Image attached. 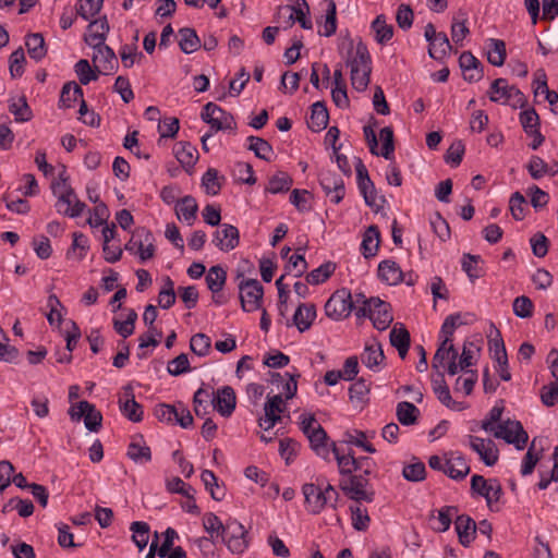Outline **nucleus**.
I'll list each match as a JSON object with an SVG mask.
<instances>
[{"label":"nucleus","mask_w":558,"mask_h":558,"mask_svg":"<svg viewBox=\"0 0 558 558\" xmlns=\"http://www.w3.org/2000/svg\"><path fill=\"white\" fill-rule=\"evenodd\" d=\"M339 53L345 59L350 68L352 87L357 92H364L371 80L372 59L366 45L360 40L354 46L353 40L348 37L342 39L338 46Z\"/></svg>","instance_id":"nucleus-1"},{"label":"nucleus","mask_w":558,"mask_h":558,"mask_svg":"<svg viewBox=\"0 0 558 558\" xmlns=\"http://www.w3.org/2000/svg\"><path fill=\"white\" fill-rule=\"evenodd\" d=\"M302 493L305 509L308 513L319 514L328 505L332 509H337L339 493L330 483H327L325 487H323V483H306L302 487Z\"/></svg>","instance_id":"nucleus-2"},{"label":"nucleus","mask_w":558,"mask_h":558,"mask_svg":"<svg viewBox=\"0 0 558 558\" xmlns=\"http://www.w3.org/2000/svg\"><path fill=\"white\" fill-rule=\"evenodd\" d=\"M52 193L57 197L56 209L59 214L76 218L86 208V204L80 201L75 191L68 183V179L60 174V181L52 184Z\"/></svg>","instance_id":"nucleus-3"},{"label":"nucleus","mask_w":558,"mask_h":558,"mask_svg":"<svg viewBox=\"0 0 558 558\" xmlns=\"http://www.w3.org/2000/svg\"><path fill=\"white\" fill-rule=\"evenodd\" d=\"M301 429L310 440L311 448L320 458L328 460L331 445L328 444V436L320 424L316 422V418L312 414H303L301 416Z\"/></svg>","instance_id":"nucleus-4"},{"label":"nucleus","mask_w":558,"mask_h":558,"mask_svg":"<svg viewBox=\"0 0 558 558\" xmlns=\"http://www.w3.org/2000/svg\"><path fill=\"white\" fill-rule=\"evenodd\" d=\"M339 488L349 499L355 502H373L375 499L374 488L362 474L341 478Z\"/></svg>","instance_id":"nucleus-5"},{"label":"nucleus","mask_w":558,"mask_h":558,"mask_svg":"<svg viewBox=\"0 0 558 558\" xmlns=\"http://www.w3.org/2000/svg\"><path fill=\"white\" fill-rule=\"evenodd\" d=\"M488 97L494 102L510 105L513 108L525 105L524 94L514 85H509L506 78L495 80L489 88Z\"/></svg>","instance_id":"nucleus-6"},{"label":"nucleus","mask_w":558,"mask_h":558,"mask_svg":"<svg viewBox=\"0 0 558 558\" xmlns=\"http://www.w3.org/2000/svg\"><path fill=\"white\" fill-rule=\"evenodd\" d=\"M353 310V299L348 289L337 290L325 304L326 315L333 320L347 318Z\"/></svg>","instance_id":"nucleus-7"},{"label":"nucleus","mask_w":558,"mask_h":558,"mask_svg":"<svg viewBox=\"0 0 558 558\" xmlns=\"http://www.w3.org/2000/svg\"><path fill=\"white\" fill-rule=\"evenodd\" d=\"M492 433L496 438L513 444L519 450L523 449L529 440V435L519 421L507 420L498 424Z\"/></svg>","instance_id":"nucleus-8"},{"label":"nucleus","mask_w":558,"mask_h":558,"mask_svg":"<svg viewBox=\"0 0 558 558\" xmlns=\"http://www.w3.org/2000/svg\"><path fill=\"white\" fill-rule=\"evenodd\" d=\"M240 301L244 312H254L262 305L264 288L256 279H242L239 283Z\"/></svg>","instance_id":"nucleus-9"},{"label":"nucleus","mask_w":558,"mask_h":558,"mask_svg":"<svg viewBox=\"0 0 558 558\" xmlns=\"http://www.w3.org/2000/svg\"><path fill=\"white\" fill-rule=\"evenodd\" d=\"M221 538L232 554H242L248 546L247 531L236 520L227 521Z\"/></svg>","instance_id":"nucleus-10"},{"label":"nucleus","mask_w":558,"mask_h":558,"mask_svg":"<svg viewBox=\"0 0 558 558\" xmlns=\"http://www.w3.org/2000/svg\"><path fill=\"white\" fill-rule=\"evenodd\" d=\"M71 420L78 421L84 418L85 427L90 432H98L102 424V415L94 404L88 401H80L69 410Z\"/></svg>","instance_id":"nucleus-11"},{"label":"nucleus","mask_w":558,"mask_h":558,"mask_svg":"<svg viewBox=\"0 0 558 558\" xmlns=\"http://www.w3.org/2000/svg\"><path fill=\"white\" fill-rule=\"evenodd\" d=\"M201 117L203 121L208 123L215 132L233 130L235 128L232 114L226 112L214 102H208L204 106Z\"/></svg>","instance_id":"nucleus-12"},{"label":"nucleus","mask_w":558,"mask_h":558,"mask_svg":"<svg viewBox=\"0 0 558 558\" xmlns=\"http://www.w3.org/2000/svg\"><path fill=\"white\" fill-rule=\"evenodd\" d=\"M369 303L371 306L366 308L364 317H368L376 329L386 330L393 320L390 304L379 298H371Z\"/></svg>","instance_id":"nucleus-13"},{"label":"nucleus","mask_w":558,"mask_h":558,"mask_svg":"<svg viewBox=\"0 0 558 558\" xmlns=\"http://www.w3.org/2000/svg\"><path fill=\"white\" fill-rule=\"evenodd\" d=\"M471 490L485 498L487 506L492 509L494 502H497L501 495L502 488L497 480L486 481L482 475H473L471 478Z\"/></svg>","instance_id":"nucleus-14"},{"label":"nucleus","mask_w":558,"mask_h":558,"mask_svg":"<svg viewBox=\"0 0 558 558\" xmlns=\"http://www.w3.org/2000/svg\"><path fill=\"white\" fill-rule=\"evenodd\" d=\"M286 410L281 393L268 396L264 405V416L259 418V426L269 430L281 421L280 414Z\"/></svg>","instance_id":"nucleus-15"},{"label":"nucleus","mask_w":558,"mask_h":558,"mask_svg":"<svg viewBox=\"0 0 558 558\" xmlns=\"http://www.w3.org/2000/svg\"><path fill=\"white\" fill-rule=\"evenodd\" d=\"M319 182L332 203L339 204L343 199L345 194L344 182L339 175L329 170L322 171Z\"/></svg>","instance_id":"nucleus-16"},{"label":"nucleus","mask_w":558,"mask_h":558,"mask_svg":"<svg viewBox=\"0 0 558 558\" xmlns=\"http://www.w3.org/2000/svg\"><path fill=\"white\" fill-rule=\"evenodd\" d=\"M94 49L93 62L97 72L110 74L118 69L119 62L114 51L107 45L90 46Z\"/></svg>","instance_id":"nucleus-17"},{"label":"nucleus","mask_w":558,"mask_h":558,"mask_svg":"<svg viewBox=\"0 0 558 558\" xmlns=\"http://www.w3.org/2000/svg\"><path fill=\"white\" fill-rule=\"evenodd\" d=\"M153 234L146 229H138L125 245L126 251L137 248L140 258L145 262L151 258L155 254V246L151 242Z\"/></svg>","instance_id":"nucleus-18"},{"label":"nucleus","mask_w":558,"mask_h":558,"mask_svg":"<svg viewBox=\"0 0 558 558\" xmlns=\"http://www.w3.org/2000/svg\"><path fill=\"white\" fill-rule=\"evenodd\" d=\"M239 230L232 225L222 223L214 233L213 243L220 251L230 252L239 245Z\"/></svg>","instance_id":"nucleus-19"},{"label":"nucleus","mask_w":558,"mask_h":558,"mask_svg":"<svg viewBox=\"0 0 558 558\" xmlns=\"http://www.w3.org/2000/svg\"><path fill=\"white\" fill-rule=\"evenodd\" d=\"M469 445L487 466H493L498 461V449L493 440L470 435Z\"/></svg>","instance_id":"nucleus-20"},{"label":"nucleus","mask_w":558,"mask_h":558,"mask_svg":"<svg viewBox=\"0 0 558 558\" xmlns=\"http://www.w3.org/2000/svg\"><path fill=\"white\" fill-rule=\"evenodd\" d=\"M119 408L130 421L141 422L143 420V407L136 402L133 388L130 385L123 387V393L119 398Z\"/></svg>","instance_id":"nucleus-21"},{"label":"nucleus","mask_w":558,"mask_h":558,"mask_svg":"<svg viewBox=\"0 0 558 558\" xmlns=\"http://www.w3.org/2000/svg\"><path fill=\"white\" fill-rule=\"evenodd\" d=\"M213 408L222 416H230L235 409L236 397L232 387L223 386L213 393Z\"/></svg>","instance_id":"nucleus-22"},{"label":"nucleus","mask_w":558,"mask_h":558,"mask_svg":"<svg viewBox=\"0 0 558 558\" xmlns=\"http://www.w3.org/2000/svg\"><path fill=\"white\" fill-rule=\"evenodd\" d=\"M459 65L465 81L474 83L482 80L484 75L482 63L470 51L461 53L459 58Z\"/></svg>","instance_id":"nucleus-23"},{"label":"nucleus","mask_w":558,"mask_h":558,"mask_svg":"<svg viewBox=\"0 0 558 558\" xmlns=\"http://www.w3.org/2000/svg\"><path fill=\"white\" fill-rule=\"evenodd\" d=\"M280 12L288 13L290 24L296 21L304 29L313 27L312 21L307 17L310 8L305 0H296L294 5H284L280 9Z\"/></svg>","instance_id":"nucleus-24"},{"label":"nucleus","mask_w":558,"mask_h":558,"mask_svg":"<svg viewBox=\"0 0 558 558\" xmlns=\"http://www.w3.org/2000/svg\"><path fill=\"white\" fill-rule=\"evenodd\" d=\"M439 379L433 380V390L437 396V399L447 408L454 411H462L466 408L464 402L456 401L450 395L448 385L444 379V373L438 372Z\"/></svg>","instance_id":"nucleus-25"},{"label":"nucleus","mask_w":558,"mask_h":558,"mask_svg":"<svg viewBox=\"0 0 558 558\" xmlns=\"http://www.w3.org/2000/svg\"><path fill=\"white\" fill-rule=\"evenodd\" d=\"M109 32V23L107 17H100L89 23L86 34L84 36L85 43L90 46H100L105 44L107 34Z\"/></svg>","instance_id":"nucleus-26"},{"label":"nucleus","mask_w":558,"mask_h":558,"mask_svg":"<svg viewBox=\"0 0 558 558\" xmlns=\"http://www.w3.org/2000/svg\"><path fill=\"white\" fill-rule=\"evenodd\" d=\"M378 277L381 281L396 286L404 280V274L395 260L386 259L378 265Z\"/></svg>","instance_id":"nucleus-27"},{"label":"nucleus","mask_w":558,"mask_h":558,"mask_svg":"<svg viewBox=\"0 0 558 558\" xmlns=\"http://www.w3.org/2000/svg\"><path fill=\"white\" fill-rule=\"evenodd\" d=\"M458 357V351L456 350L454 345L451 343V339L448 337H445L434 357L432 361V367L436 371H439V368H444L446 366V362L450 360H457Z\"/></svg>","instance_id":"nucleus-28"},{"label":"nucleus","mask_w":558,"mask_h":558,"mask_svg":"<svg viewBox=\"0 0 558 558\" xmlns=\"http://www.w3.org/2000/svg\"><path fill=\"white\" fill-rule=\"evenodd\" d=\"M454 526L460 543L468 546L474 539L477 530L475 521L466 514H461L457 517Z\"/></svg>","instance_id":"nucleus-29"},{"label":"nucleus","mask_w":558,"mask_h":558,"mask_svg":"<svg viewBox=\"0 0 558 558\" xmlns=\"http://www.w3.org/2000/svg\"><path fill=\"white\" fill-rule=\"evenodd\" d=\"M316 317V307L312 303H302L293 315V324L300 332H304L312 326Z\"/></svg>","instance_id":"nucleus-30"},{"label":"nucleus","mask_w":558,"mask_h":558,"mask_svg":"<svg viewBox=\"0 0 558 558\" xmlns=\"http://www.w3.org/2000/svg\"><path fill=\"white\" fill-rule=\"evenodd\" d=\"M488 338L489 351L492 353L493 359L497 362V364H506L508 355L505 342L500 331L496 328L494 324L490 325Z\"/></svg>","instance_id":"nucleus-31"},{"label":"nucleus","mask_w":558,"mask_h":558,"mask_svg":"<svg viewBox=\"0 0 558 558\" xmlns=\"http://www.w3.org/2000/svg\"><path fill=\"white\" fill-rule=\"evenodd\" d=\"M445 465L446 469L444 473L456 481L463 480L471 471L470 465L461 454H452L450 458L446 459Z\"/></svg>","instance_id":"nucleus-32"},{"label":"nucleus","mask_w":558,"mask_h":558,"mask_svg":"<svg viewBox=\"0 0 558 558\" xmlns=\"http://www.w3.org/2000/svg\"><path fill=\"white\" fill-rule=\"evenodd\" d=\"M331 451L337 460L339 473L341 475H354L353 472L360 470V461L352 454V452L340 453L336 444H331Z\"/></svg>","instance_id":"nucleus-33"},{"label":"nucleus","mask_w":558,"mask_h":558,"mask_svg":"<svg viewBox=\"0 0 558 558\" xmlns=\"http://www.w3.org/2000/svg\"><path fill=\"white\" fill-rule=\"evenodd\" d=\"M326 3L325 16L323 21H318L319 27L323 31H318L320 36L330 37L337 32V7L333 0H324Z\"/></svg>","instance_id":"nucleus-34"},{"label":"nucleus","mask_w":558,"mask_h":558,"mask_svg":"<svg viewBox=\"0 0 558 558\" xmlns=\"http://www.w3.org/2000/svg\"><path fill=\"white\" fill-rule=\"evenodd\" d=\"M380 242V232L377 226H369L364 232L361 243V252L365 258L374 257L377 254Z\"/></svg>","instance_id":"nucleus-35"},{"label":"nucleus","mask_w":558,"mask_h":558,"mask_svg":"<svg viewBox=\"0 0 558 558\" xmlns=\"http://www.w3.org/2000/svg\"><path fill=\"white\" fill-rule=\"evenodd\" d=\"M126 456L137 464H145L151 460L150 448L143 441L142 436L133 438L128 447Z\"/></svg>","instance_id":"nucleus-36"},{"label":"nucleus","mask_w":558,"mask_h":558,"mask_svg":"<svg viewBox=\"0 0 558 558\" xmlns=\"http://www.w3.org/2000/svg\"><path fill=\"white\" fill-rule=\"evenodd\" d=\"M362 363L372 371H379L380 365L385 360L384 351L381 349V344L378 342H374L372 344H367L364 349V352L361 356Z\"/></svg>","instance_id":"nucleus-37"},{"label":"nucleus","mask_w":558,"mask_h":558,"mask_svg":"<svg viewBox=\"0 0 558 558\" xmlns=\"http://www.w3.org/2000/svg\"><path fill=\"white\" fill-rule=\"evenodd\" d=\"M329 114L325 102L317 101L312 105V112L307 121L308 128L314 132H319L327 126Z\"/></svg>","instance_id":"nucleus-38"},{"label":"nucleus","mask_w":558,"mask_h":558,"mask_svg":"<svg viewBox=\"0 0 558 558\" xmlns=\"http://www.w3.org/2000/svg\"><path fill=\"white\" fill-rule=\"evenodd\" d=\"M198 206L193 196L186 195L177 204V216L183 219L189 226H192L196 219Z\"/></svg>","instance_id":"nucleus-39"},{"label":"nucleus","mask_w":558,"mask_h":558,"mask_svg":"<svg viewBox=\"0 0 558 558\" xmlns=\"http://www.w3.org/2000/svg\"><path fill=\"white\" fill-rule=\"evenodd\" d=\"M179 37L180 49L186 54L196 51L202 46L194 28L183 27L179 29Z\"/></svg>","instance_id":"nucleus-40"},{"label":"nucleus","mask_w":558,"mask_h":558,"mask_svg":"<svg viewBox=\"0 0 558 558\" xmlns=\"http://www.w3.org/2000/svg\"><path fill=\"white\" fill-rule=\"evenodd\" d=\"M25 46L29 57L35 61H40L47 53L45 39L40 33L27 35Z\"/></svg>","instance_id":"nucleus-41"},{"label":"nucleus","mask_w":558,"mask_h":558,"mask_svg":"<svg viewBox=\"0 0 558 558\" xmlns=\"http://www.w3.org/2000/svg\"><path fill=\"white\" fill-rule=\"evenodd\" d=\"M372 29L375 33V40L379 45L387 44L393 36V27L387 24L386 16L379 14L371 24Z\"/></svg>","instance_id":"nucleus-42"},{"label":"nucleus","mask_w":558,"mask_h":558,"mask_svg":"<svg viewBox=\"0 0 558 558\" xmlns=\"http://www.w3.org/2000/svg\"><path fill=\"white\" fill-rule=\"evenodd\" d=\"M207 288L214 293L220 292L226 283L227 280V272L226 270L219 266H213L209 268L205 276Z\"/></svg>","instance_id":"nucleus-43"},{"label":"nucleus","mask_w":558,"mask_h":558,"mask_svg":"<svg viewBox=\"0 0 558 558\" xmlns=\"http://www.w3.org/2000/svg\"><path fill=\"white\" fill-rule=\"evenodd\" d=\"M398 421L404 426L414 425L417 422L420 410L411 402H399L396 410Z\"/></svg>","instance_id":"nucleus-44"},{"label":"nucleus","mask_w":558,"mask_h":558,"mask_svg":"<svg viewBox=\"0 0 558 558\" xmlns=\"http://www.w3.org/2000/svg\"><path fill=\"white\" fill-rule=\"evenodd\" d=\"M132 532V541L140 551H142L148 544L150 526L144 521H134L130 525Z\"/></svg>","instance_id":"nucleus-45"},{"label":"nucleus","mask_w":558,"mask_h":558,"mask_svg":"<svg viewBox=\"0 0 558 558\" xmlns=\"http://www.w3.org/2000/svg\"><path fill=\"white\" fill-rule=\"evenodd\" d=\"M451 50V45L446 33H438L429 43L428 54L435 60H442Z\"/></svg>","instance_id":"nucleus-46"},{"label":"nucleus","mask_w":558,"mask_h":558,"mask_svg":"<svg viewBox=\"0 0 558 558\" xmlns=\"http://www.w3.org/2000/svg\"><path fill=\"white\" fill-rule=\"evenodd\" d=\"M9 111L14 116L16 122H27L33 118L32 109L29 108L24 96L19 98H11L9 104Z\"/></svg>","instance_id":"nucleus-47"},{"label":"nucleus","mask_w":558,"mask_h":558,"mask_svg":"<svg viewBox=\"0 0 558 558\" xmlns=\"http://www.w3.org/2000/svg\"><path fill=\"white\" fill-rule=\"evenodd\" d=\"M506 44L501 39L490 38L488 40L487 60L495 66H501L506 60Z\"/></svg>","instance_id":"nucleus-48"},{"label":"nucleus","mask_w":558,"mask_h":558,"mask_svg":"<svg viewBox=\"0 0 558 558\" xmlns=\"http://www.w3.org/2000/svg\"><path fill=\"white\" fill-rule=\"evenodd\" d=\"M83 98V89L75 82L65 83L60 95V104L62 107L71 108L73 104Z\"/></svg>","instance_id":"nucleus-49"},{"label":"nucleus","mask_w":558,"mask_h":558,"mask_svg":"<svg viewBox=\"0 0 558 558\" xmlns=\"http://www.w3.org/2000/svg\"><path fill=\"white\" fill-rule=\"evenodd\" d=\"M291 185L292 178L283 171H278L269 179L266 191L271 194L286 193L290 190Z\"/></svg>","instance_id":"nucleus-50"},{"label":"nucleus","mask_w":558,"mask_h":558,"mask_svg":"<svg viewBox=\"0 0 558 558\" xmlns=\"http://www.w3.org/2000/svg\"><path fill=\"white\" fill-rule=\"evenodd\" d=\"M174 154L178 161L185 167H192L197 160V150L189 143H179L174 147Z\"/></svg>","instance_id":"nucleus-51"},{"label":"nucleus","mask_w":558,"mask_h":558,"mask_svg":"<svg viewBox=\"0 0 558 558\" xmlns=\"http://www.w3.org/2000/svg\"><path fill=\"white\" fill-rule=\"evenodd\" d=\"M247 141L250 143L248 149L252 150L257 158L266 161L270 160L274 149L266 140L251 135L247 137Z\"/></svg>","instance_id":"nucleus-52"},{"label":"nucleus","mask_w":558,"mask_h":558,"mask_svg":"<svg viewBox=\"0 0 558 558\" xmlns=\"http://www.w3.org/2000/svg\"><path fill=\"white\" fill-rule=\"evenodd\" d=\"M352 526L356 531H365L368 529L371 519L367 512V509L361 505V502H356V505L350 506Z\"/></svg>","instance_id":"nucleus-53"},{"label":"nucleus","mask_w":558,"mask_h":558,"mask_svg":"<svg viewBox=\"0 0 558 558\" xmlns=\"http://www.w3.org/2000/svg\"><path fill=\"white\" fill-rule=\"evenodd\" d=\"M204 530L214 537H221L225 535L226 524L213 512H207L202 519Z\"/></svg>","instance_id":"nucleus-54"},{"label":"nucleus","mask_w":558,"mask_h":558,"mask_svg":"<svg viewBox=\"0 0 558 558\" xmlns=\"http://www.w3.org/2000/svg\"><path fill=\"white\" fill-rule=\"evenodd\" d=\"M336 270V264L327 262L312 270L306 276V281L310 284H319L325 282Z\"/></svg>","instance_id":"nucleus-55"},{"label":"nucleus","mask_w":558,"mask_h":558,"mask_svg":"<svg viewBox=\"0 0 558 558\" xmlns=\"http://www.w3.org/2000/svg\"><path fill=\"white\" fill-rule=\"evenodd\" d=\"M136 319L137 313L131 308L129 310L126 319L124 322L113 319V328L122 338L125 339L133 335Z\"/></svg>","instance_id":"nucleus-56"},{"label":"nucleus","mask_w":558,"mask_h":558,"mask_svg":"<svg viewBox=\"0 0 558 558\" xmlns=\"http://www.w3.org/2000/svg\"><path fill=\"white\" fill-rule=\"evenodd\" d=\"M75 73L78 76L81 84L87 85L92 81H96L98 78L97 69H92L89 62L86 59H81L75 64Z\"/></svg>","instance_id":"nucleus-57"},{"label":"nucleus","mask_w":558,"mask_h":558,"mask_svg":"<svg viewBox=\"0 0 558 558\" xmlns=\"http://www.w3.org/2000/svg\"><path fill=\"white\" fill-rule=\"evenodd\" d=\"M202 185L209 195H217L221 190V183L218 175V170L209 168L202 178Z\"/></svg>","instance_id":"nucleus-58"},{"label":"nucleus","mask_w":558,"mask_h":558,"mask_svg":"<svg viewBox=\"0 0 558 558\" xmlns=\"http://www.w3.org/2000/svg\"><path fill=\"white\" fill-rule=\"evenodd\" d=\"M520 122L526 134L539 131V117L533 108L520 113Z\"/></svg>","instance_id":"nucleus-59"},{"label":"nucleus","mask_w":558,"mask_h":558,"mask_svg":"<svg viewBox=\"0 0 558 558\" xmlns=\"http://www.w3.org/2000/svg\"><path fill=\"white\" fill-rule=\"evenodd\" d=\"M402 475L409 482H421L426 476L425 464L421 461L407 464L403 466Z\"/></svg>","instance_id":"nucleus-60"},{"label":"nucleus","mask_w":558,"mask_h":558,"mask_svg":"<svg viewBox=\"0 0 558 558\" xmlns=\"http://www.w3.org/2000/svg\"><path fill=\"white\" fill-rule=\"evenodd\" d=\"M211 341L205 333H196L191 338L190 348L198 356H206L210 351Z\"/></svg>","instance_id":"nucleus-61"},{"label":"nucleus","mask_w":558,"mask_h":558,"mask_svg":"<svg viewBox=\"0 0 558 558\" xmlns=\"http://www.w3.org/2000/svg\"><path fill=\"white\" fill-rule=\"evenodd\" d=\"M379 135L383 141V147L379 155L385 159L390 160L395 151L393 131L390 126H385L380 130Z\"/></svg>","instance_id":"nucleus-62"},{"label":"nucleus","mask_w":558,"mask_h":558,"mask_svg":"<svg viewBox=\"0 0 558 558\" xmlns=\"http://www.w3.org/2000/svg\"><path fill=\"white\" fill-rule=\"evenodd\" d=\"M104 0H80L77 14L88 21L90 17L99 13L102 8Z\"/></svg>","instance_id":"nucleus-63"},{"label":"nucleus","mask_w":558,"mask_h":558,"mask_svg":"<svg viewBox=\"0 0 558 558\" xmlns=\"http://www.w3.org/2000/svg\"><path fill=\"white\" fill-rule=\"evenodd\" d=\"M541 400L546 407H554L558 402V377L542 388Z\"/></svg>","instance_id":"nucleus-64"}]
</instances>
